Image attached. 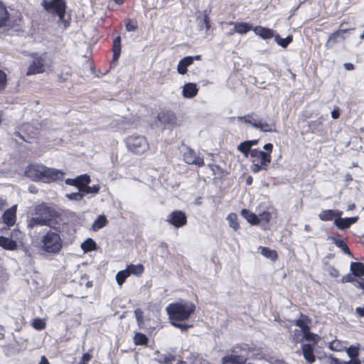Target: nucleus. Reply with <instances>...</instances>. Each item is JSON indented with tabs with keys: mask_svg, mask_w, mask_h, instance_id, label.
<instances>
[{
	"mask_svg": "<svg viewBox=\"0 0 364 364\" xmlns=\"http://www.w3.org/2000/svg\"><path fill=\"white\" fill-rule=\"evenodd\" d=\"M35 212L36 215L47 221L46 226L51 229L68 233L70 231V223L55 208L43 203L36 206Z\"/></svg>",
	"mask_w": 364,
	"mask_h": 364,
	"instance_id": "nucleus-1",
	"label": "nucleus"
},
{
	"mask_svg": "<svg viewBox=\"0 0 364 364\" xmlns=\"http://www.w3.org/2000/svg\"><path fill=\"white\" fill-rule=\"evenodd\" d=\"M24 174L33 181L52 183L62 180L65 173L62 171L48 168L43 164H32L26 167Z\"/></svg>",
	"mask_w": 364,
	"mask_h": 364,
	"instance_id": "nucleus-2",
	"label": "nucleus"
},
{
	"mask_svg": "<svg viewBox=\"0 0 364 364\" xmlns=\"http://www.w3.org/2000/svg\"><path fill=\"white\" fill-rule=\"evenodd\" d=\"M75 232V229L71 225L70 231L68 233L48 230L41 238V249L47 253L57 255L63 247V240L61 235L64 236V234L73 235Z\"/></svg>",
	"mask_w": 364,
	"mask_h": 364,
	"instance_id": "nucleus-3",
	"label": "nucleus"
},
{
	"mask_svg": "<svg viewBox=\"0 0 364 364\" xmlns=\"http://www.w3.org/2000/svg\"><path fill=\"white\" fill-rule=\"evenodd\" d=\"M196 311V305L191 301H181L169 304L166 311L171 323L188 320Z\"/></svg>",
	"mask_w": 364,
	"mask_h": 364,
	"instance_id": "nucleus-4",
	"label": "nucleus"
},
{
	"mask_svg": "<svg viewBox=\"0 0 364 364\" xmlns=\"http://www.w3.org/2000/svg\"><path fill=\"white\" fill-rule=\"evenodd\" d=\"M273 147L272 144L267 143L263 146L265 151L259 149H252L250 155L252 162L250 169L254 173H259L262 170L267 171L272 161Z\"/></svg>",
	"mask_w": 364,
	"mask_h": 364,
	"instance_id": "nucleus-5",
	"label": "nucleus"
},
{
	"mask_svg": "<svg viewBox=\"0 0 364 364\" xmlns=\"http://www.w3.org/2000/svg\"><path fill=\"white\" fill-rule=\"evenodd\" d=\"M41 6L48 14L57 16L59 20H63L65 16L66 0H41Z\"/></svg>",
	"mask_w": 364,
	"mask_h": 364,
	"instance_id": "nucleus-6",
	"label": "nucleus"
},
{
	"mask_svg": "<svg viewBox=\"0 0 364 364\" xmlns=\"http://www.w3.org/2000/svg\"><path fill=\"white\" fill-rule=\"evenodd\" d=\"M237 119L245 124H250L252 127L263 132H277V124L275 121L267 122L262 119H255L253 114H248L242 117H238Z\"/></svg>",
	"mask_w": 364,
	"mask_h": 364,
	"instance_id": "nucleus-7",
	"label": "nucleus"
},
{
	"mask_svg": "<svg viewBox=\"0 0 364 364\" xmlns=\"http://www.w3.org/2000/svg\"><path fill=\"white\" fill-rule=\"evenodd\" d=\"M232 354L223 358L222 364H244L250 352L247 345H237L231 350Z\"/></svg>",
	"mask_w": 364,
	"mask_h": 364,
	"instance_id": "nucleus-8",
	"label": "nucleus"
},
{
	"mask_svg": "<svg viewBox=\"0 0 364 364\" xmlns=\"http://www.w3.org/2000/svg\"><path fill=\"white\" fill-rule=\"evenodd\" d=\"M124 141L128 150L135 154H142L149 148L146 138L141 135L129 136Z\"/></svg>",
	"mask_w": 364,
	"mask_h": 364,
	"instance_id": "nucleus-9",
	"label": "nucleus"
},
{
	"mask_svg": "<svg viewBox=\"0 0 364 364\" xmlns=\"http://www.w3.org/2000/svg\"><path fill=\"white\" fill-rule=\"evenodd\" d=\"M46 53H43L41 55L37 53H31V57L33 58V60L28 65L26 75L30 76L43 73L46 71Z\"/></svg>",
	"mask_w": 364,
	"mask_h": 364,
	"instance_id": "nucleus-10",
	"label": "nucleus"
},
{
	"mask_svg": "<svg viewBox=\"0 0 364 364\" xmlns=\"http://www.w3.org/2000/svg\"><path fill=\"white\" fill-rule=\"evenodd\" d=\"M158 121L165 128H173L177 125V117L171 109H162L157 114Z\"/></svg>",
	"mask_w": 364,
	"mask_h": 364,
	"instance_id": "nucleus-11",
	"label": "nucleus"
},
{
	"mask_svg": "<svg viewBox=\"0 0 364 364\" xmlns=\"http://www.w3.org/2000/svg\"><path fill=\"white\" fill-rule=\"evenodd\" d=\"M166 221L176 228L183 227L187 224V216L182 210H173L167 217Z\"/></svg>",
	"mask_w": 364,
	"mask_h": 364,
	"instance_id": "nucleus-12",
	"label": "nucleus"
},
{
	"mask_svg": "<svg viewBox=\"0 0 364 364\" xmlns=\"http://www.w3.org/2000/svg\"><path fill=\"white\" fill-rule=\"evenodd\" d=\"M16 206L14 205L6 210L1 217L2 223L6 225V228H2L1 230H9L14 226L16 222Z\"/></svg>",
	"mask_w": 364,
	"mask_h": 364,
	"instance_id": "nucleus-13",
	"label": "nucleus"
},
{
	"mask_svg": "<svg viewBox=\"0 0 364 364\" xmlns=\"http://www.w3.org/2000/svg\"><path fill=\"white\" fill-rule=\"evenodd\" d=\"M294 323L300 328L303 337L311 332V318L309 316L301 313L299 318L294 320Z\"/></svg>",
	"mask_w": 364,
	"mask_h": 364,
	"instance_id": "nucleus-14",
	"label": "nucleus"
},
{
	"mask_svg": "<svg viewBox=\"0 0 364 364\" xmlns=\"http://www.w3.org/2000/svg\"><path fill=\"white\" fill-rule=\"evenodd\" d=\"M302 355L309 364H312L316 361V355H314V346L310 343H304L301 345Z\"/></svg>",
	"mask_w": 364,
	"mask_h": 364,
	"instance_id": "nucleus-15",
	"label": "nucleus"
},
{
	"mask_svg": "<svg viewBox=\"0 0 364 364\" xmlns=\"http://www.w3.org/2000/svg\"><path fill=\"white\" fill-rule=\"evenodd\" d=\"M185 161L188 164L197 165L202 167L205 165L204 159L196 154L193 150H188L183 155Z\"/></svg>",
	"mask_w": 364,
	"mask_h": 364,
	"instance_id": "nucleus-16",
	"label": "nucleus"
},
{
	"mask_svg": "<svg viewBox=\"0 0 364 364\" xmlns=\"http://www.w3.org/2000/svg\"><path fill=\"white\" fill-rule=\"evenodd\" d=\"M358 220V217L341 218L337 217L334 220L335 225L340 230H346L350 228L353 224L355 223Z\"/></svg>",
	"mask_w": 364,
	"mask_h": 364,
	"instance_id": "nucleus-17",
	"label": "nucleus"
},
{
	"mask_svg": "<svg viewBox=\"0 0 364 364\" xmlns=\"http://www.w3.org/2000/svg\"><path fill=\"white\" fill-rule=\"evenodd\" d=\"M343 212L338 210H323L318 214V218L322 221H331L335 220L337 217L341 216Z\"/></svg>",
	"mask_w": 364,
	"mask_h": 364,
	"instance_id": "nucleus-18",
	"label": "nucleus"
},
{
	"mask_svg": "<svg viewBox=\"0 0 364 364\" xmlns=\"http://www.w3.org/2000/svg\"><path fill=\"white\" fill-rule=\"evenodd\" d=\"M252 31L257 36L264 40L270 39L275 36L274 30L262 26H255Z\"/></svg>",
	"mask_w": 364,
	"mask_h": 364,
	"instance_id": "nucleus-19",
	"label": "nucleus"
},
{
	"mask_svg": "<svg viewBox=\"0 0 364 364\" xmlns=\"http://www.w3.org/2000/svg\"><path fill=\"white\" fill-rule=\"evenodd\" d=\"M198 88L193 82H188L183 85L182 94L185 98H193L198 95Z\"/></svg>",
	"mask_w": 364,
	"mask_h": 364,
	"instance_id": "nucleus-20",
	"label": "nucleus"
},
{
	"mask_svg": "<svg viewBox=\"0 0 364 364\" xmlns=\"http://www.w3.org/2000/svg\"><path fill=\"white\" fill-rule=\"evenodd\" d=\"M112 51L113 53L112 63H117L122 51V38L119 36H117L113 40Z\"/></svg>",
	"mask_w": 364,
	"mask_h": 364,
	"instance_id": "nucleus-21",
	"label": "nucleus"
},
{
	"mask_svg": "<svg viewBox=\"0 0 364 364\" xmlns=\"http://www.w3.org/2000/svg\"><path fill=\"white\" fill-rule=\"evenodd\" d=\"M0 247L6 250L14 251L17 249L18 244L15 240L0 236Z\"/></svg>",
	"mask_w": 364,
	"mask_h": 364,
	"instance_id": "nucleus-22",
	"label": "nucleus"
},
{
	"mask_svg": "<svg viewBox=\"0 0 364 364\" xmlns=\"http://www.w3.org/2000/svg\"><path fill=\"white\" fill-rule=\"evenodd\" d=\"M241 215L252 225H257L260 223V219H259V217L255 213L251 212L250 210L242 209L241 210Z\"/></svg>",
	"mask_w": 364,
	"mask_h": 364,
	"instance_id": "nucleus-23",
	"label": "nucleus"
},
{
	"mask_svg": "<svg viewBox=\"0 0 364 364\" xmlns=\"http://www.w3.org/2000/svg\"><path fill=\"white\" fill-rule=\"evenodd\" d=\"M331 240H333V242L340 249L342 250V251L349 255L353 256L352 252H350L346 242H345L341 238V235H338L335 237H331Z\"/></svg>",
	"mask_w": 364,
	"mask_h": 364,
	"instance_id": "nucleus-24",
	"label": "nucleus"
},
{
	"mask_svg": "<svg viewBox=\"0 0 364 364\" xmlns=\"http://www.w3.org/2000/svg\"><path fill=\"white\" fill-rule=\"evenodd\" d=\"M350 269L351 274L358 277L364 276V264L360 262H352Z\"/></svg>",
	"mask_w": 364,
	"mask_h": 364,
	"instance_id": "nucleus-25",
	"label": "nucleus"
},
{
	"mask_svg": "<svg viewBox=\"0 0 364 364\" xmlns=\"http://www.w3.org/2000/svg\"><path fill=\"white\" fill-rule=\"evenodd\" d=\"M192 65V59L190 56L182 58L177 65V71L181 75H185L188 71V67Z\"/></svg>",
	"mask_w": 364,
	"mask_h": 364,
	"instance_id": "nucleus-26",
	"label": "nucleus"
},
{
	"mask_svg": "<svg viewBox=\"0 0 364 364\" xmlns=\"http://www.w3.org/2000/svg\"><path fill=\"white\" fill-rule=\"evenodd\" d=\"M230 24H234L235 31L239 34H245L252 30V27L250 23L246 22L234 23L230 22Z\"/></svg>",
	"mask_w": 364,
	"mask_h": 364,
	"instance_id": "nucleus-27",
	"label": "nucleus"
},
{
	"mask_svg": "<svg viewBox=\"0 0 364 364\" xmlns=\"http://www.w3.org/2000/svg\"><path fill=\"white\" fill-rule=\"evenodd\" d=\"M9 20V13L3 1L0 0V28L6 26Z\"/></svg>",
	"mask_w": 364,
	"mask_h": 364,
	"instance_id": "nucleus-28",
	"label": "nucleus"
},
{
	"mask_svg": "<svg viewBox=\"0 0 364 364\" xmlns=\"http://www.w3.org/2000/svg\"><path fill=\"white\" fill-rule=\"evenodd\" d=\"M127 271L129 273V276L133 274L137 277L141 276L144 272V267L142 264H129L126 268Z\"/></svg>",
	"mask_w": 364,
	"mask_h": 364,
	"instance_id": "nucleus-29",
	"label": "nucleus"
},
{
	"mask_svg": "<svg viewBox=\"0 0 364 364\" xmlns=\"http://www.w3.org/2000/svg\"><path fill=\"white\" fill-rule=\"evenodd\" d=\"M259 249L260 253L266 258H268L273 262L278 259V254L276 250H271L267 247H260Z\"/></svg>",
	"mask_w": 364,
	"mask_h": 364,
	"instance_id": "nucleus-30",
	"label": "nucleus"
},
{
	"mask_svg": "<svg viewBox=\"0 0 364 364\" xmlns=\"http://www.w3.org/2000/svg\"><path fill=\"white\" fill-rule=\"evenodd\" d=\"M90 183V178L87 174L80 175L77 177L76 187L80 192Z\"/></svg>",
	"mask_w": 364,
	"mask_h": 364,
	"instance_id": "nucleus-31",
	"label": "nucleus"
},
{
	"mask_svg": "<svg viewBox=\"0 0 364 364\" xmlns=\"http://www.w3.org/2000/svg\"><path fill=\"white\" fill-rule=\"evenodd\" d=\"M47 221L43 220L39 215L32 217L28 220V228L33 229L37 226H46Z\"/></svg>",
	"mask_w": 364,
	"mask_h": 364,
	"instance_id": "nucleus-32",
	"label": "nucleus"
},
{
	"mask_svg": "<svg viewBox=\"0 0 364 364\" xmlns=\"http://www.w3.org/2000/svg\"><path fill=\"white\" fill-rule=\"evenodd\" d=\"M133 341L136 346H146L149 343L148 337L145 334L139 332L134 334Z\"/></svg>",
	"mask_w": 364,
	"mask_h": 364,
	"instance_id": "nucleus-33",
	"label": "nucleus"
},
{
	"mask_svg": "<svg viewBox=\"0 0 364 364\" xmlns=\"http://www.w3.org/2000/svg\"><path fill=\"white\" fill-rule=\"evenodd\" d=\"M81 248L85 252H91L97 249V244L92 238H87L82 243Z\"/></svg>",
	"mask_w": 364,
	"mask_h": 364,
	"instance_id": "nucleus-34",
	"label": "nucleus"
},
{
	"mask_svg": "<svg viewBox=\"0 0 364 364\" xmlns=\"http://www.w3.org/2000/svg\"><path fill=\"white\" fill-rule=\"evenodd\" d=\"M229 225L235 230L237 231L240 229V223L238 222L237 215L235 213H230L228 217Z\"/></svg>",
	"mask_w": 364,
	"mask_h": 364,
	"instance_id": "nucleus-35",
	"label": "nucleus"
},
{
	"mask_svg": "<svg viewBox=\"0 0 364 364\" xmlns=\"http://www.w3.org/2000/svg\"><path fill=\"white\" fill-rule=\"evenodd\" d=\"M274 40L278 45L282 46V48H287L289 44H290L293 41V36H288L285 38H282L280 37L279 34H276L274 36Z\"/></svg>",
	"mask_w": 364,
	"mask_h": 364,
	"instance_id": "nucleus-36",
	"label": "nucleus"
},
{
	"mask_svg": "<svg viewBox=\"0 0 364 364\" xmlns=\"http://www.w3.org/2000/svg\"><path fill=\"white\" fill-rule=\"evenodd\" d=\"M328 348L333 351H343L345 350V346H343L342 341L338 339H335L329 343Z\"/></svg>",
	"mask_w": 364,
	"mask_h": 364,
	"instance_id": "nucleus-37",
	"label": "nucleus"
},
{
	"mask_svg": "<svg viewBox=\"0 0 364 364\" xmlns=\"http://www.w3.org/2000/svg\"><path fill=\"white\" fill-rule=\"evenodd\" d=\"M129 277V273L127 271L126 269L118 272L116 275L117 283L118 285L122 286Z\"/></svg>",
	"mask_w": 364,
	"mask_h": 364,
	"instance_id": "nucleus-38",
	"label": "nucleus"
},
{
	"mask_svg": "<svg viewBox=\"0 0 364 364\" xmlns=\"http://www.w3.org/2000/svg\"><path fill=\"white\" fill-rule=\"evenodd\" d=\"M359 345L357 346H350L348 348H345V350L348 354V355L350 358V359L358 358L359 355Z\"/></svg>",
	"mask_w": 364,
	"mask_h": 364,
	"instance_id": "nucleus-39",
	"label": "nucleus"
},
{
	"mask_svg": "<svg viewBox=\"0 0 364 364\" xmlns=\"http://www.w3.org/2000/svg\"><path fill=\"white\" fill-rule=\"evenodd\" d=\"M238 151L242 153L245 156H247L249 154L251 155L252 149L250 146L249 142L247 141L241 142L237 146Z\"/></svg>",
	"mask_w": 364,
	"mask_h": 364,
	"instance_id": "nucleus-40",
	"label": "nucleus"
},
{
	"mask_svg": "<svg viewBox=\"0 0 364 364\" xmlns=\"http://www.w3.org/2000/svg\"><path fill=\"white\" fill-rule=\"evenodd\" d=\"M134 315L137 321L138 326L140 328H144V312L143 311L138 308L134 310Z\"/></svg>",
	"mask_w": 364,
	"mask_h": 364,
	"instance_id": "nucleus-41",
	"label": "nucleus"
},
{
	"mask_svg": "<svg viewBox=\"0 0 364 364\" xmlns=\"http://www.w3.org/2000/svg\"><path fill=\"white\" fill-rule=\"evenodd\" d=\"M107 223V220L105 215H100L93 224L95 229H100L105 227Z\"/></svg>",
	"mask_w": 364,
	"mask_h": 364,
	"instance_id": "nucleus-42",
	"label": "nucleus"
},
{
	"mask_svg": "<svg viewBox=\"0 0 364 364\" xmlns=\"http://www.w3.org/2000/svg\"><path fill=\"white\" fill-rule=\"evenodd\" d=\"M71 75H72V73H71V71H70V70L69 68L67 70H65V71L62 70L57 75L58 81L59 82H61V83L62 82H66L70 78Z\"/></svg>",
	"mask_w": 364,
	"mask_h": 364,
	"instance_id": "nucleus-43",
	"label": "nucleus"
},
{
	"mask_svg": "<svg viewBox=\"0 0 364 364\" xmlns=\"http://www.w3.org/2000/svg\"><path fill=\"white\" fill-rule=\"evenodd\" d=\"M126 30L129 32L138 29V23L136 19H128L125 23Z\"/></svg>",
	"mask_w": 364,
	"mask_h": 364,
	"instance_id": "nucleus-44",
	"label": "nucleus"
},
{
	"mask_svg": "<svg viewBox=\"0 0 364 364\" xmlns=\"http://www.w3.org/2000/svg\"><path fill=\"white\" fill-rule=\"evenodd\" d=\"M32 326L35 329L41 331L46 328V323L43 319L37 318L33 321Z\"/></svg>",
	"mask_w": 364,
	"mask_h": 364,
	"instance_id": "nucleus-45",
	"label": "nucleus"
},
{
	"mask_svg": "<svg viewBox=\"0 0 364 364\" xmlns=\"http://www.w3.org/2000/svg\"><path fill=\"white\" fill-rule=\"evenodd\" d=\"M7 85V75L0 69V92L4 90Z\"/></svg>",
	"mask_w": 364,
	"mask_h": 364,
	"instance_id": "nucleus-46",
	"label": "nucleus"
},
{
	"mask_svg": "<svg viewBox=\"0 0 364 364\" xmlns=\"http://www.w3.org/2000/svg\"><path fill=\"white\" fill-rule=\"evenodd\" d=\"M302 338L307 341L313 342L312 345L316 346L318 341L319 336L314 333L310 332Z\"/></svg>",
	"mask_w": 364,
	"mask_h": 364,
	"instance_id": "nucleus-47",
	"label": "nucleus"
},
{
	"mask_svg": "<svg viewBox=\"0 0 364 364\" xmlns=\"http://www.w3.org/2000/svg\"><path fill=\"white\" fill-rule=\"evenodd\" d=\"M291 338L292 341L297 344L303 341V337H301V330L296 329L294 330L293 334L291 335Z\"/></svg>",
	"mask_w": 364,
	"mask_h": 364,
	"instance_id": "nucleus-48",
	"label": "nucleus"
},
{
	"mask_svg": "<svg viewBox=\"0 0 364 364\" xmlns=\"http://www.w3.org/2000/svg\"><path fill=\"white\" fill-rule=\"evenodd\" d=\"M175 356L171 353L161 357L159 362L162 364H170L175 360Z\"/></svg>",
	"mask_w": 364,
	"mask_h": 364,
	"instance_id": "nucleus-49",
	"label": "nucleus"
},
{
	"mask_svg": "<svg viewBox=\"0 0 364 364\" xmlns=\"http://www.w3.org/2000/svg\"><path fill=\"white\" fill-rule=\"evenodd\" d=\"M100 191L99 185H94L92 186H89L88 185L85 188L82 193L89 194V193H97Z\"/></svg>",
	"mask_w": 364,
	"mask_h": 364,
	"instance_id": "nucleus-50",
	"label": "nucleus"
},
{
	"mask_svg": "<svg viewBox=\"0 0 364 364\" xmlns=\"http://www.w3.org/2000/svg\"><path fill=\"white\" fill-rule=\"evenodd\" d=\"M173 326L181 329L182 331H186L188 328L193 327V325L183 323L182 321H172L171 323Z\"/></svg>",
	"mask_w": 364,
	"mask_h": 364,
	"instance_id": "nucleus-51",
	"label": "nucleus"
},
{
	"mask_svg": "<svg viewBox=\"0 0 364 364\" xmlns=\"http://www.w3.org/2000/svg\"><path fill=\"white\" fill-rule=\"evenodd\" d=\"M259 219L260 221H264L265 223H269L272 218V214L269 211H263L259 213Z\"/></svg>",
	"mask_w": 364,
	"mask_h": 364,
	"instance_id": "nucleus-52",
	"label": "nucleus"
},
{
	"mask_svg": "<svg viewBox=\"0 0 364 364\" xmlns=\"http://www.w3.org/2000/svg\"><path fill=\"white\" fill-rule=\"evenodd\" d=\"M92 358V355L90 353H83L80 358V361L77 364H88V363L90 361Z\"/></svg>",
	"mask_w": 364,
	"mask_h": 364,
	"instance_id": "nucleus-53",
	"label": "nucleus"
},
{
	"mask_svg": "<svg viewBox=\"0 0 364 364\" xmlns=\"http://www.w3.org/2000/svg\"><path fill=\"white\" fill-rule=\"evenodd\" d=\"M83 196H84L83 193H81L80 192H76V193H72L68 195V197L70 200H81L83 198Z\"/></svg>",
	"mask_w": 364,
	"mask_h": 364,
	"instance_id": "nucleus-54",
	"label": "nucleus"
},
{
	"mask_svg": "<svg viewBox=\"0 0 364 364\" xmlns=\"http://www.w3.org/2000/svg\"><path fill=\"white\" fill-rule=\"evenodd\" d=\"M23 233L18 229H14L11 232V237L14 238L15 240H21L22 239Z\"/></svg>",
	"mask_w": 364,
	"mask_h": 364,
	"instance_id": "nucleus-55",
	"label": "nucleus"
},
{
	"mask_svg": "<svg viewBox=\"0 0 364 364\" xmlns=\"http://www.w3.org/2000/svg\"><path fill=\"white\" fill-rule=\"evenodd\" d=\"M14 134L16 136H18L20 139H21L22 140L28 142V143H31V139L34 137V136H23L20 132H16L14 133Z\"/></svg>",
	"mask_w": 364,
	"mask_h": 364,
	"instance_id": "nucleus-56",
	"label": "nucleus"
},
{
	"mask_svg": "<svg viewBox=\"0 0 364 364\" xmlns=\"http://www.w3.org/2000/svg\"><path fill=\"white\" fill-rule=\"evenodd\" d=\"M328 272H329V274L332 277H334V278H337V277H338L340 276V272H339L338 269H337L333 266L329 267Z\"/></svg>",
	"mask_w": 364,
	"mask_h": 364,
	"instance_id": "nucleus-57",
	"label": "nucleus"
},
{
	"mask_svg": "<svg viewBox=\"0 0 364 364\" xmlns=\"http://www.w3.org/2000/svg\"><path fill=\"white\" fill-rule=\"evenodd\" d=\"M328 364H343V361H341L338 358L330 355L328 356Z\"/></svg>",
	"mask_w": 364,
	"mask_h": 364,
	"instance_id": "nucleus-58",
	"label": "nucleus"
},
{
	"mask_svg": "<svg viewBox=\"0 0 364 364\" xmlns=\"http://www.w3.org/2000/svg\"><path fill=\"white\" fill-rule=\"evenodd\" d=\"M341 281L343 283L353 282L354 281V278L351 274H348L343 276Z\"/></svg>",
	"mask_w": 364,
	"mask_h": 364,
	"instance_id": "nucleus-59",
	"label": "nucleus"
},
{
	"mask_svg": "<svg viewBox=\"0 0 364 364\" xmlns=\"http://www.w3.org/2000/svg\"><path fill=\"white\" fill-rule=\"evenodd\" d=\"M339 35H340L339 31H336L333 32V33H331L329 36L328 42H329L330 41H336V38L339 36Z\"/></svg>",
	"mask_w": 364,
	"mask_h": 364,
	"instance_id": "nucleus-60",
	"label": "nucleus"
},
{
	"mask_svg": "<svg viewBox=\"0 0 364 364\" xmlns=\"http://www.w3.org/2000/svg\"><path fill=\"white\" fill-rule=\"evenodd\" d=\"M203 22L205 25V28L207 30H209L210 28V18L208 15H205L203 17Z\"/></svg>",
	"mask_w": 364,
	"mask_h": 364,
	"instance_id": "nucleus-61",
	"label": "nucleus"
},
{
	"mask_svg": "<svg viewBox=\"0 0 364 364\" xmlns=\"http://www.w3.org/2000/svg\"><path fill=\"white\" fill-rule=\"evenodd\" d=\"M331 116L333 119H338L340 117V109L338 107L335 108L331 112Z\"/></svg>",
	"mask_w": 364,
	"mask_h": 364,
	"instance_id": "nucleus-62",
	"label": "nucleus"
},
{
	"mask_svg": "<svg viewBox=\"0 0 364 364\" xmlns=\"http://www.w3.org/2000/svg\"><path fill=\"white\" fill-rule=\"evenodd\" d=\"M343 364H361L359 358L350 359L349 361H343Z\"/></svg>",
	"mask_w": 364,
	"mask_h": 364,
	"instance_id": "nucleus-63",
	"label": "nucleus"
},
{
	"mask_svg": "<svg viewBox=\"0 0 364 364\" xmlns=\"http://www.w3.org/2000/svg\"><path fill=\"white\" fill-rule=\"evenodd\" d=\"M355 312L359 316L364 317V306L357 307L355 309Z\"/></svg>",
	"mask_w": 364,
	"mask_h": 364,
	"instance_id": "nucleus-64",
	"label": "nucleus"
}]
</instances>
